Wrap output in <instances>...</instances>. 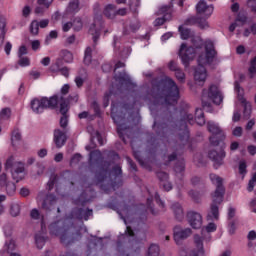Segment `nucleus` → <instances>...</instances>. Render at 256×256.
<instances>
[{
    "label": "nucleus",
    "instance_id": "nucleus-19",
    "mask_svg": "<svg viewBox=\"0 0 256 256\" xmlns=\"http://www.w3.org/2000/svg\"><path fill=\"white\" fill-rule=\"evenodd\" d=\"M67 142V135L65 132L61 131L60 129H56L54 131V143L58 149H61L63 145Z\"/></svg>",
    "mask_w": 256,
    "mask_h": 256
},
{
    "label": "nucleus",
    "instance_id": "nucleus-16",
    "mask_svg": "<svg viewBox=\"0 0 256 256\" xmlns=\"http://www.w3.org/2000/svg\"><path fill=\"white\" fill-rule=\"evenodd\" d=\"M215 8L213 5H207V2L204 0H200L196 5V11L199 13V15H205L207 18H209L210 15H213V11Z\"/></svg>",
    "mask_w": 256,
    "mask_h": 256
},
{
    "label": "nucleus",
    "instance_id": "nucleus-21",
    "mask_svg": "<svg viewBox=\"0 0 256 256\" xmlns=\"http://www.w3.org/2000/svg\"><path fill=\"white\" fill-rule=\"evenodd\" d=\"M171 209L178 221H183L185 214L183 213V207L179 203H173Z\"/></svg>",
    "mask_w": 256,
    "mask_h": 256
},
{
    "label": "nucleus",
    "instance_id": "nucleus-40",
    "mask_svg": "<svg viewBox=\"0 0 256 256\" xmlns=\"http://www.w3.org/2000/svg\"><path fill=\"white\" fill-rule=\"evenodd\" d=\"M61 65H63V61L61 59L56 60V62L50 66L51 73H59Z\"/></svg>",
    "mask_w": 256,
    "mask_h": 256
},
{
    "label": "nucleus",
    "instance_id": "nucleus-9",
    "mask_svg": "<svg viewBox=\"0 0 256 256\" xmlns=\"http://www.w3.org/2000/svg\"><path fill=\"white\" fill-rule=\"evenodd\" d=\"M207 129L209 133L212 134L210 137L211 145H213V147H217V145H219V143L225 139V132H223L221 127H219V124L213 121H209L207 123Z\"/></svg>",
    "mask_w": 256,
    "mask_h": 256
},
{
    "label": "nucleus",
    "instance_id": "nucleus-10",
    "mask_svg": "<svg viewBox=\"0 0 256 256\" xmlns=\"http://www.w3.org/2000/svg\"><path fill=\"white\" fill-rule=\"evenodd\" d=\"M234 88L238 95L239 101L242 103V105H244V117H251V103L247 102L245 97H243V95H245V91L243 90V88H241L239 82H235Z\"/></svg>",
    "mask_w": 256,
    "mask_h": 256
},
{
    "label": "nucleus",
    "instance_id": "nucleus-26",
    "mask_svg": "<svg viewBox=\"0 0 256 256\" xmlns=\"http://www.w3.org/2000/svg\"><path fill=\"white\" fill-rule=\"evenodd\" d=\"M189 23H197L200 29H209V22L203 18L192 17L189 19Z\"/></svg>",
    "mask_w": 256,
    "mask_h": 256
},
{
    "label": "nucleus",
    "instance_id": "nucleus-2",
    "mask_svg": "<svg viewBox=\"0 0 256 256\" xmlns=\"http://www.w3.org/2000/svg\"><path fill=\"white\" fill-rule=\"evenodd\" d=\"M204 45L206 52L198 57V67L194 71V81L196 85H200L201 87L207 81V69H205L204 65H211L212 61L217 57V51H215V46L211 40H207Z\"/></svg>",
    "mask_w": 256,
    "mask_h": 256
},
{
    "label": "nucleus",
    "instance_id": "nucleus-27",
    "mask_svg": "<svg viewBox=\"0 0 256 256\" xmlns=\"http://www.w3.org/2000/svg\"><path fill=\"white\" fill-rule=\"evenodd\" d=\"M89 160L90 163H99V161H103V154L99 150L92 151Z\"/></svg>",
    "mask_w": 256,
    "mask_h": 256
},
{
    "label": "nucleus",
    "instance_id": "nucleus-6",
    "mask_svg": "<svg viewBox=\"0 0 256 256\" xmlns=\"http://www.w3.org/2000/svg\"><path fill=\"white\" fill-rule=\"evenodd\" d=\"M58 103H59V98L57 97V95H55L50 98H47V97L34 98L30 102V106L33 113L39 114V113H43L45 109H55Z\"/></svg>",
    "mask_w": 256,
    "mask_h": 256
},
{
    "label": "nucleus",
    "instance_id": "nucleus-22",
    "mask_svg": "<svg viewBox=\"0 0 256 256\" xmlns=\"http://www.w3.org/2000/svg\"><path fill=\"white\" fill-rule=\"evenodd\" d=\"M57 203V197L53 194L46 195V198L43 200L42 209L49 211L51 209V205Z\"/></svg>",
    "mask_w": 256,
    "mask_h": 256
},
{
    "label": "nucleus",
    "instance_id": "nucleus-45",
    "mask_svg": "<svg viewBox=\"0 0 256 256\" xmlns=\"http://www.w3.org/2000/svg\"><path fill=\"white\" fill-rule=\"evenodd\" d=\"M246 7L249 8L250 13H253V15H256V0H247Z\"/></svg>",
    "mask_w": 256,
    "mask_h": 256
},
{
    "label": "nucleus",
    "instance_id": "nucleus-7",
    "mask_svg": "<svg viewBox=\"0 0 256 256\" xmlns=\"http://www.w3.org/2000/svg\"><path fill=\"white\" fill-rule=\"evenodd\" d=\"M5 169L11 170L12 178L16 183H19V181L25 178V164L22 162H15L13 156L7 159Z\"/></svg>",
    "mask_w": 256,
    "mask_h": 256
},
{
    "label": "nucleus",
    "instance_id": "nucleus-30",
    "mask_svg": "<svg viewBox=\"0 0 256 256\" xmlns=\"http://www.w3.org/2000/svg\"><path fill=\"white\" fill-rule=\"evenodd\" d=\"M93 48L88 46L84 52V63L85 65H91V61L93 59Z\"/></svg>",
    "mask_w": 256,
    "mask_h": 256
},
{
    "label": "nucleus",
    "instance_id": "nucleus-12",
    "mask_svg": "<svg viewBox=\"0 0 256 256\" xmlns=\"http://www.w3.org/2000/svg\"><path fill=\"white\" fill-rule=\"evenodd\" d=\"M101 27H103V22L101 21V17L95 18L94 23L91 25L89 29V34L92 35L94 48L97 45V41H99V37L101 35Z\"/></svg>",
    "mask_w": 256,
    "mask_h": 256
},
{
    "label": "nucleus",
    "instance_id": "nucleus-37",
    "mask_svg": "<svg viewBox=\"0 0 256 256\" xmlns=\"http://www.w3.org/2000/svg\"><path fill=\"white\" fill-rule=\"evenodd\" d=\"M17 245L15 244V240H9L5 242L4 249L9 253H13V250L16 249Z\"/></svg>",
    "mask_w": 256,
    "mask_h": 256
},
{
    "label": "nucleus",
    "instance_id": "nucleus-11",
    "mask_svg": "<svg viewBox=\"0 0 256 256\" xmlns=\"http://www.w3.org/2000/svg\"><path fill=\"white\" fill-rule=\"evenodd\" d=\"M172 11H173V9L171 8V6L160 7L158 10V15H163V17L157 18L154 21V27H159V26L163 25V23H165V21H171Z\"/></svg>",
    "mask_w": 256,
    "mask_h": 256
},
{
    "label": "nucleus",
    "instance_id": "nucleus-1",
    "mask_svg": "<svg viewBox=\"0 0 256 256\" xmlns=\"http://www.w3.org/2000/svg\"><path fill=\"white\" fill-rule=\"evenodd\" d=\"M152 87L159 99H163V105H176L179 101V87L173 79L167 76L155 78L152 80Z\"/></svg>",
    "mask_w": 256,
    "mask_h": 256
},
{
    "label": "nucleus",
    "instance_id": "nucleus-60",
    "mask_svg": "<svg viewBox=\"0 0 256 256\" xmlns=\"http://www.w3.org/2000/svg\"><path fill=\"white\" fill-rule=\"evenodd\" d=\"M157 177L161 181V183H164L165 181H167V179H169V174L165 172H158Z\"/></svg>",
    "mask_w": 256,
    "mask_h": 256
},
{
    "label": "nucleus",
    "instance_id": "nucleus-48",
    "mask_svg": "<svg viewBox=\"0 0 256 256\" xmlns=\"http://www.w3.org/2000/svg\"><path fill=\"white\" fill-rule=\"evenodd\" d=\"M239 173L243 176L247 174V162L245 160L239 162Z\"/></svg>",
    "mask_w": 256,
    "mask_h": 256
},
{
    "label": "nucleus",
    "instance_id": "nucleus-50",
    "mask_svg": "<svg viewBox=\"0 0 256 256\" xmlns=\"http://www.w3.org/2000/svg\"><path fill=\"white\" fill-rule=\"evenodd\" d=\"M12 145H15V143H17V141H21V132H19V130H14L12 132Z\"/></svg>",
    "mask_w": 256,
    "mask_h": 256
},
{
    "label": "nucleus",
    "instance_id": "nucleus-62",
    "mask_svg": "<svg viewBox=\"0 0 256 256\" xmlns=\"http://www.w3.org/2000/svg\"><path fill=\"white\" fill-rule=\"evenodd\" d=\"M69 123V118L68 116H62L60 118V126L65 129V127H67V124Z\"/></svg>",
    "mask_w": 256,
    "mask_h": 256
},
{
    "label": "nucleus",
    "instance_id": "nucleus-24",
    "mask_svg": "<svg viewBox=\"0 0 256 256\" xmlns=\"http://www.w3.org/2000/svg\"><path fill=\"white\" fill-rule=\"evenodd\" d=\"M238 23H247V15L239 13L234 21L229 27V31L233 33L237 29Z\"/></svg>",
    "mask_w": 256,
    "mask_h": 256
},
{
    "label": "nucleus",
    "instance_id": "nucleus-8",
    "mask_svg": "<svg viewBox=\"0 0 256 256\" xmlns=\"http://www.w3.org/2000/svg\"><path fill=\"white\" fill-rule=\"evenodd\" d=\"M205 97H208L210 101H213L215 105H221L223 103V94L219 91V88L215 85H211L208 91H203L202 94V107H209V104L205 102Z\"/></svg>",
    "mask_w": 256,
    "mask_h": 256
},
{
    "label": "nucleus",
    "instance_id": "nucleus-53",
    "mask_svg": "<svg viewBox=\"0 0 256 256\" xmlns=\"http://www.w3.org/2000/svg\"><path fill=\"white\" fill-rule=\"evenodd\" d=\"M57 37H58V33L56 30L50 31L49 35L45 39L46 45H49L51 39H57Z\"/></svg>",
    "mask_w": 256,
    "mask_h": 256
},
{
    "label": "nucleus",
    "instance_id": "nucleus-46",
    "mask_svg": "<svg viewBox=\"0 0 256 256\" xmlns=\"http://www.w3.org/2000/svg\"><path fill=\"white\" fill-rule=\"evenodd\" d=\"M58 181H59V177L57 175L53 174L50 177V180L47 183L49 191H51V189H53V187L55 186V183H57Z\"/></svg>",
    "mask_w": 256,
    "mask_h": 256
},
{
    "label": "nucleus",
    "instance_id": "nucleus-36",
    "mask_svg": "<svg viewBox=\"0 0 256 256\" xmlns=\"http://www.w3.org/2000/svg\"><path fill=\"white\" fill-rule=\"evenodd\" d=\"M179 32L181 39H189V37H191V30L189 28H186L185 26H180Z\"/></svg>",
    "mask_w": 256,
    "mask_h": 256
},
{
    "label": "nucleus",
    "instance_id": "nucleus-35",
    "mask_svg": "<svg viewBox=\"0 0 256 256\" xmlns=\"http://www.w3.org/2000/svg\"><path fill=\"white\" fill-rule=\"evenodd\" d=\"M196 123L197 125L203 126L205 123V116L203 115V110L200 108L196 109Z\"/></svg>",
    "mask_w": 256,
    "mask_h": 256
},
{
    "label": "nucleus",
    "instance_id": "nucleus-34",
    "mask_svg": "<svg viewBox=\"0 0 256 256\" xmlns=\"http://www.w3.org/2000/svg\"><path fill=\"white\" fill-rule=\"evenodd\" d=\"M250 79H254L256 77V58H253L250 61V67L248 69Z\"/></svg>",
    "mask_w": 256,
    "mask_h": 256
},
{
    "label": "nucleus",
    "instance_id": "nucleus-52",
    "mask_svg": "<svg viewBox=\"0 0 256 256\" xmlns=\"http://www.w3.org/2000/svg\"><path fill=\"white\" fill-rule=\"evenodd\" d=\"M190 197L196 202L199 203L201 201V194L195 190L189 191Z\"/></svg>",
    "mask_w": 256,
    "mask_h": 256
},
{
    "label": "nucleus",
    "instance_id": "nucleus-49",
    "mask_svg": "<svg viewBox=\"0 0 256 256\" xmlns=\"http://www.w3.org/2000/svg\"><path fill=\"white\" fill-rule=\"evenodd\" d=\"M81 159H83V156H81V154H75L70 160L71 167H73L74 165H78L81 162Z\"/></svg>",
    "mask_w": 256,
    "mask_h": 256
},
{
    "label": "nucleus",
    "instance_id": "nucleus-51",
    "mask_svg": "<svg viewBox=\"0 0 256 256\" xmlns=\"http://www.w3.org/2000/svg\"><path fill=\"white\" fill-rule=\"evenodd\" d=\"M175 77L180 83H185V72H183L181 69L176 70Z\"/></svg>",
    "mask_w": 256,
    "mask_h": 256
},
{
    "label": "nucleus",
    "instance_id": "nucleus-38",
    "mask_svg": "<svg viewBox=\"0 0 256 256\" xmlns=\"http://www.w3.org/2000/svg\"><path fill=\"white\" fill-rule=\"evenodd\" d=\"M11 118V108H3L0 111V119L1 121H7V119Z\"/></svg>",
    "mask_w": 256,
    "mask_h": 256
},
{
    "label": "nucleus",
    "instance_id": "nucleus-14",
    "mask_svg": "<svg viewBox=\"0 0 256 256\" xmlns=\"http://www.w3.org/2000/svg\"><path fill=\"white\" fill-rule=\"evenodd\" d=\"M193 232L191 231V228L183 229L179 226L174 227V241L177 245L181 244V241L183 239H187V237H190V235Z\"/></svg>",
    "mask_w": 256,
    "mask_h": 256
},
{
    "label": "nucleus",
    "instance_id": "nucleus-29",
    "mask_svg": "<svg viewBox=\"0 0 256 256\" xmlns=\"http://www.w3.org/2000/svg\"><path fill=\"white\" fill-rule=\"evenodd\" d=\"M117 131L120 139H122L124 143H127V140L125 139V135L129 133V128L123 126V124H119L117 127Z\"/></svg>",
    "mask_w": 256,
    "mask_h": 256
},
{
    "label": "nucleus",
    "instance_id": "nucleus-55",
    "mask_svg": "<svg viewBox=\"0 0 256 256\" xmlns=\"http://www.w3.org/2000/svg\"><path fill=\"white\" fill-rule=\"evenodd\" d=\"M205 231H207V233H215V231H217V224L213 222L208 223L205 227Z\"/></svg>",
    "mask_w": 256,
    "mask_h": 256
},
{
    "label": "nucleus",
    "instance_id": "nucleus-57",
    "mask_svg": "<svg viewBox=\"0 0 256 256\" xmlns=\"http://www.w3.org/2000/svg\"><path fill=\"white\" fill-rule=\"evenodd\" d=\"M67 111H69V105L66 102L60 104V113L62 116H67Z\"/></svg>",
    "mask_w": 256,
    "mask_h": 256
},
{
    "label": "nucleus",
    "instance_id": "nucleus-44",
    "mask_svg": "<svg viewBox=\"0 0 256 256\" xmlns=\"http://www.w3.org/2000/svg\"><path fill=\"white\" fill-rule=\"evenodd\" d=\"M5 187H6V193L8 195H13L15 191H17V187L13 182H8Z\"/></svg>",
    "mask_w": 256,
    "mask_h": 256
},
{
    "label": "nucleus",
    "instance_id": "nucleus-28",
    "mask_svg": "<svg viewBox=\"0 0 256 256\" xmlns=\"http://www.w3.org/2000/svg\"><path fill=\"white\" fill-rule=\"evenodd\" d=\"M123 221L126 225L125 236L126 237H133L135 235V233L133 232V227H135V222L132 221V222H130V225H129V222H128L127 218H123Z\"/></svg>",
    "mask_w": 256,
    "mask_h": 256
},
{
    "label": "nucleus",
    "instance_id": "nucleus-3",
    "mask_svg": "<svg viewBox=\"0 0 256 256\" xmlns=\"http://www.w3.org/2000/svg\"><path fill=\"white\" fill-rule=\"evenodd\" d=\"M210 180L216 185V190L213 195V203L210 212L207 215V221H219V204L223 202V195H225V188L223 187V179L216 174H210Z\"/></svg>",
    "mask_w": 256,
    "mask_h": 256
},
{
    "label": "nucleus",
    "instance_id": "nucleus-20",
    "mask_svg": "<svg viewBox=\"0 0 256 256\" xmlns=\"http://www.w3.org/2000/svg\"><path fill=\"white\" fill-rule=\"evenodd\" d=\"M74 215L76 219H84V221H89V217L93 216V210L76 209L74 210Z\"/></svg>",
    "mask_w": 256,
    "mask_h": 256
},
{
    "label": "nucleus",
    "instance_id": "nucleus-41",
    "mask_svg": "<svg viewBox=\"0 0 256 256\" xmlns=\"http://www.w3.org/2000/svg\"><path fill=\"white\" fill-rule=\"evenodd\" d=\"M30 33L32 35H39V21L33 20L30 24Z\"/></svg>",
    "mask_w": 256,
    "mask_h": 256
},
{
    "label": "nucleus",
    "instance_id": "nucleus-18",
    "mask_svg": "<svg viewBox=\"0 0 256 256\" xmlns=\"http://www.w3.org/2000/svg\"><path fill=\"white\" fill-rule=\"evenodd\" d=\"M123 67H125V63L118 62V63H116L115 68H114L115 79H116V81H118V83H121V85H123V83H129V81H131V79L129 78V75H127V73L121 72V73L117 74V69H121Z\"/></svg>",
    "mask_w": 256,
    "mask_h": 256
},
{
    "label": "nucleus",
    "instance_id": "nucleus-54",
    "mask_svg": "<svg viewBox=\"0 0 256 256\" xmlns=\"http://www.w3.org/2000/svg\"><path fill=\"white\" fill-rule=\"evenodd\" d=\"M174 171L176 173H183V171H185V162H183L182 160L178 164H176L174 167Z\"/></svg>",
    "mask_w": 256,
    "mask_h": 256
},
{
    "label": "nucleus",
    "instance_id": "nucleus-13",
    "mask_svg": "<svg viewBox=\"0 0 256 256\" xmlns=\"http://www.w3.org/2000/svg\"><path fill=\"white\" fill-rule=\"evenodd\" d=\"M187 220L192 229H201V227L203 226V216H201L199 212H188Z\"/></svg>",
    "mask_w": 256,
    "mask_h": 256
},
{
    "label": "nucleus",
    "instance_id": "nucleus-61",
    "mask_svg": "<svg viewBox=\"0 0 256 256\" xmlns=\"http://www.w3.org/2000/svg\"><path fill=\"white\" fill-rule=\"evenodd\" d=\"M9 181H7V174L3 173L0 175V187H5Z\"/></svg>",
    "mask_w": 256,
    "mask_h": 256
},
{
    "label": "nucleus",
    "instance_id": "nucleus-5",
    "mask_svg": "<svg viewBox=\"0 0 256 256\" xmlns=\"http://www.w3.org/2000/svg\"><path fill=\"white\" fill-rule=\"evenodd\" d=\"M62 225L63 221H57L50 224V235H54L55 237H57V235H60L61 243L67 247V245H71V243H74L75 236L69 233V227Z\"/></svg>",
    "mask_w": 256,
    "mask_h": 256
},
{
    "label": "nucleus",
    "instance_id": "nucleus-47",
    "mask_svg": "<svg viewBox=\"0 0 256 256\" xmlns=\"http://www.w3.org/2000/svg\"><path fill=\"white\" fill-rule=\"evenodd\" d=\"M18 65H20V67H29V65H31V62H30L29 58L19 56Z\"/></svg>",
    "mask_w": 256,
    "mask_h": 256
},
{
    "label": "nucleus",
    "instance_id": "nucleus-64",
    "mask_svg": "<svg viewBox=\"0 0 256 256\" xmlns=\"http://www.w3.org/2000/svg\"><path fill=\"white\" fill-rule=\"evenodd\" d=\"M249 155L255 156L256 155V146L255 145H249L247 147Z\"/></svg>",
    "mask_w": 256,
    "mask_h": 256
},
{
    "label": "nucleus",
    "instance_id": "nucleus-39",
    "mask_svg": "<svg viewBox=\"0 0 256 256\" xmlns=\"http://www.w3.org/2000/svg\"><path fill=\"white\" fill-rule=\"evenodd\" d=\"M61 55L65 63H73V53L69 52L68 50H63Z\"/></svg>",
    "mask_w": 256,
    "mask_h": 256
},
{
    "label": "nucleus",
    "instance_id": "nucleus-25",
    "mask_svg": "<svg viewBox=\"0 0 256 256\" xmlns=\"http://www.w3.org/2000/svg\"><path fill=\"white\" fill-rule=\"evenodd\" d=\"M116 9H117V6H115L113 4H108V5H106V7L104 9V15L108 19H115Z\"/></svg>",
    "mask_w": 256,
    "mask_h": 256
},
{
    "label": "nucleus",
    "instance_id": "nucleus-58",
    "mask_svg": "<svg viewBox=\"0 0 256 256\" xmlns=\"http://www.w3.org/2000/svg\"><path fill=\"white\" fill-rule=\"evenodd\" d=\"M52 3L53 0H37V5H42L45 9H49Z\"/></svg>",
    "mask_w": 256,
    "mask_h": 256
},
{
    "label": "nucleus",
    "instance_id": "nucleus-56",
    "mask_svg": "<svg viewBox=\"0 0 256 256\" xmlns=\"http://www.w3.org/2000/svg\"><path fill=\"white\" fill-rule=\"evenodd\" d=\"M255 184H256V173L253 174L252 178L250 179L248 183V191L251 193L253 189H255Z\"/></svg>",
    "mask_w": 256,
    "mask_h": 256
},
{
    "label": "nucleus",
    "instance_id": "nucleus-59",
    "mask_svg": "<svg viewBox=\"0 0 256 256\" xmlns=\"http://www.w3.org/2000/svg\"><path fill=\"white\" fill-rule=\"evenodd\" d=\"M31 219H41V213H39V210L37 208H34L30 212Z\"/></svg>",
    "mask_w": 256,
    "mask_h": 256
},
{
    "label": "nucleus",
    "instance_id": "nucleus-33",
    "mask_svg": "<svg viewBox=\"0 0 256 256\" xmlns=\"http://www.w3.org/2000/svg\"><path fill=\"white\" fill-rule=\"evenodd\" d=\"M160 251L159 245L151 244L148 248L147 256H159Z\"/></svg>",
    "mask_w": 256,
    "mask_h": 256
},
{
    "label": "nucleus",
    "instance_id": "nucleus-15",
    "mask_svg": "<svg viewBox=\"0 0 256 256\" xmlns=\"http://www.w3.org/2000/svg\"><path fill=\"white\" fill-rule=\"evenodd\" d=\"M189 256H205V248H203V237L194 235V248Z\"/></svg>",
    "mask_w": 256,
    "mask_h": 256
},
{
    "label": "nucleus",
    "instance_id": "nucleus-23",
    "mask_svg": "<svg viewBox=\"0 0 256 256\" xmlns=\"http://www.w3.org/2000/svg\"><path fill=\"white\" fill-rule=\"evenodd\" d=\"M7 22L5 18H0V47L5 43V35L7 34Z\"/></svg>",
    "mask_w": 256,
    "mask_h": 256
},
{
    "label": "nucleus",
    "instance_id": "nucleus-4",
    "mask_svg": "<svg viewBox=\"0 0 256 256\" xmlns=\"http://www.w3.org/2000/svg\"><path fill=\"white\" fill-rule=\"evenodd\" d=\"M193 43L196 47H187L185 43H183L179 50L180 59L185 67H189V61L195 59V53H198L199 49L203 47V39L201 37H196L193 39Z\"/></svg>",
    "mask_w": 256,
    "mask_h": 256
},
{
    "label": "nucleus",
    "instance_id": "nucleus-31",
    "mask_svg": "<svg viewBox=\"0 0 256 256\" xmlns=\"http://www.w3.org/2000/svg\"><path fill=\"white\" fill-rule=\"evenodd\" d=\"M46 241H47V238H45V236H43V234H36L35 244H36L37 249H42L43 247H45Z\"/></svg>",
    "mask_w": 256,
    "mask_h": 256
},
{
    "label": "nucleus",
    "instance_id": "nucleus-32",
    "mask_svg": "<svg viewBox=\"0 0 256 256\" xmlns=\"http://www.w3.org/2000/svg\"><path fill=\"white\" fill-rule=\"evenodd\" d=\"M67 13H77L79 11V0H73L69 3Z\"/></svg>",
    "mask_w": 256,
    "mask_h": 256
},
{
    "label": "nucleus",
    "instance_id": "nucleus-42",
    "mask_svg": "<svg viewBox=\"0 0 256 256\" xmlns=\"http://www.w3.org/2000/svg\"><path fill=\"white\" fill-rule=\"evenodd\" d=\"M72 27L74 31H81L83 29V20L81 18H75Z\"/></svg>",
    "mask_w": 256,
    "mask_h": 256
},
{
    "label": "nucleus",
    "instance_id": "nucleus-63",
    "mask_svg": "<svg viewBox=\"0 0 256 256\" xmlns=\"http://www.w3.org/2000/svg\"><path fill=\"white\" fill-rule=\"evenodd\" d=\"M75 41H76L75 35H71L66 38L65 45H73V43H75Z\"/></svg>",
    "mask_w": 256,
    "mask_h": 256
},
{
    "label": "nucleus",
    "instance_id": "nucleus-17",
    "mask_svg": "<svg viewBox=\"0 0 256 256\" xmlns=\"http://www.w3.org/2000/svg\"><path fill=\"white\" fill-rule=\"evenodd\" d=\"M209 159H211L214 163L215 169H219L221 165H223V159H225V151L220 150L219 152L212 150L208 154Z\"/></svg>",
    "mask_w": 256,
    "mask_h": 256
},
{
    "label": "nucleus",
    "instance_id": "nucleus-43",
    "mask_svg": "<svg viewBox=\"0 0 256 256\" xmlns=\"http://www.w3.org/2000/svg\"><path fill=\"white\" fill-rule=\"evenodd\" d=\"M21 213V206L19 204H12L10 207V215L17 217Z\"/></svg>",
    "mask_w": 256,
    "mask_h": 256
}]
</instances>
